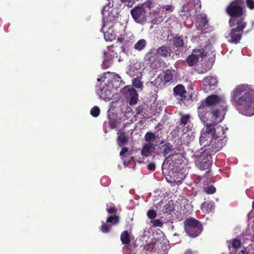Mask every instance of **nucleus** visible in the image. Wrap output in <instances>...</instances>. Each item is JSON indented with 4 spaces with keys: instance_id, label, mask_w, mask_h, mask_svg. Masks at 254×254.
<instances>
[{
    "instance_id": "15",
    "label": "nucleus",
    "mask_w": 254,
    "mask_h": 254,
    "mask_svg": "<svg viewBox=\"0 0 254 254\" xmlns=\"http://www.w3.org/2000/svg\"><path fill=\"white\" fill-rule=\"evenodd\" d=\"M242 33L232 28L230 32L226 34L225 38L231 43L237 44L241 39Z\"/></svg>"
},
{
    "instance_id": "38",
    "label": "nucleus",
    "mask_w": 254,
    "mask_h": 254,
    "mask_svg": "<svg viewBox=\"0 0 254 254\" xmlns=\"http://www.w3.org/2000/svg\"><path fill=\"white\" fill-rule=\"evenodd\" d=\"M173 7L171 4H168L166 5H160V8L159 9L162 10V11H164V10H165L166 11H173Z\"/></svg>"
},
{
    "instance_id": "34",
    "label": "nucleus",
    "mask_w": 254,
    "mask_h": 254,
    "mask_svg": "<svg viewBox=\"0 0 254 254\" xmlns=\"http://www.w3.org/2000/svg\"><path fill=\"white\" fill-rule=\"evenodd\" d=\"M100 112V109L97 106H94L90 110L91 115L94 117H98L99 115Z\"/></svg>"
},
{
    "instance_id": "8",
    "label": "nucleus",
    "mask_w": 254,
    "mask_h": 254,
    "mask_svg": "<svg viewBox=\"0 0 254 254\" xmlns=\"http://www.w3.org/2000/svg\"><path fill=\"white\" fill-rule=\"evenodd\" d=\"M180 123L179 126L180 127L183 128V131L184 132L183 134L184 137H189L188 140L190 141L193 139L191 132L187 133L191 130L193 125L191 123L190 119V116L189 114H183L181 113H180Z\"/></svg>"
},
{
    "instance_id": "20",
    "label": "nucleus",
    "mask_w": 254,
    "mask_h": 254,
    "mask_svg": "<svg viewBox=\"0 0 254 254\" xmlns=\"http://www.w3.org/2000/svg\"><path fill=\"white\" fill-rule=\"evenodd\" d=\"M187 42V37L183 36H176L174 37L173 45L176 47H182Z\"/></svg>"
},
{
    "instance_id": "27",
    "label": "nucleus",
    "mask_w": 254,
    "mask_h": 254,
    "mask_svg": "<svg viewBox=\"0 0 254 254\" xmlns=\"http://www.w3.org/2000/svg\"><path fill=\"white\" fill-rule=\"evenodd\" d=\"M118 143L119 145L122 146L127 141V137L122 132H118Z\"/></svg>"
},
{
    "instance_id": "55",
    "label": "nucleus",
    "mask_w": 254,
    "mask_h": 254,
    "mask_svg": "<svg viewBox=\"0 0 254 254\" xmlns=\"http://www.w3.org/2000/svg\"><path fill=\"white\" fill-rule=\"evenodd\" d=\"M253 207L254 208V201L253 202Z\"/></svg>"
},
{
    "instance_id": "24",
    "label": "nucleus",
    "mask_w": 254,
    "mask_h": 254,
    "mask_svg": "<svg viewBox=\"0 0 254 254\" xmlns=\"http://www.w3.org/2000/svg\"><path fill=\"white\" fill-rule=\"evenodd\" d=\"M241 245V242L239 239H235L229 242L228 247L231 251V253H234V252L231 249L233 248L234 250L238 249Z\"/></svg>"
},
{
    "instance_id": "7",
    "label": "nucleus",
    "mask_w": 254,
    "mask_h": 254,
    "mask_svg": "<svg viewBox=\"0 0 254 254\" xmlns=\"http://www.w3.org/2000/svg\"><path fill=\"white\" fill-rule=\"evenodd\" d=\"M185 230L189 236L196 237L201 232L202 228L197 220L189 218L185 221Z\"/></svg>"
},
{
    "instance_id": "19",
    "label": "nucleus",
    "mask_w": 254,
    "mask_h": 254,
    "mask_svg": "<svg viewBox=\"0 0 254 254\" xmlns=\"http://www.w3.org/2000/svg\"><path fill=\"white\" fill-rule=\"evenodd\" d=\"M161 150L162 153L164 154V157H166L167 155H169V157L166 158L165 160L168 159V160L170 161L169 158L170 157L171 153L173 150V146L170 143H166L162 146Z\"/></svg>"
},
{
    "instance_id": "22",
    "label": "nucleus",
    "mask_w": 254,
    "mask_h": 254,
    "mask_svg": "<svg viewBox=\"0 0 254 254\" xmlns=\"http://www.w3.org/2000/svg\"><path fill=\"white\" fill-rule=\"evenodd\" d=\"M157 52L163 57H168L171 56V49L166 46H163L159 48Z\"/></svg>"
},
{
    "instance_id": "3",
    "label": "nucleus",
    "mask_w": 254,
    "mask_h": 254,
    "mask_svg": "<svg viewBox=\"0 0 254 254\" xmlns=\"http://www.w3.org/2000/svg\"><path fill=\"white\" fill-rule=\"evenodd\" d=\"M244 5L243 1L236 0L227 8V13L232 16L229 20L230 27H233L234 29L241 33L247 25V22L242 17L244 13Z\"/></svg>"
},
{
    "instance_id": "43",
    "label": "nucleus",
    "mask_w": 254,
    "mask_h": 254,
    "mask_svg": "<svg viewBox=\"0 0 254 254\" xmlns=\"http://www.w3.org/2000/svg\"><path fill=\"white\" fill-rule=\"evenodd\" d=\"M147 168L149 170L154 171L155 169V165L154 163H150L148 164Z\"/></svg>"
},
{
    "instance_id": "37",
    "label": "nucleus",
    "mask_w": 254,
    "mask_h": 254,
    "mask_svg": "<svg viewBox=\"0 0 254 254\" xmlns=\"http://www.w3.org/2000/svg\"><path fill=\"white\" fill-rule=\"evenodd\" d=\"M111 228L110 225L103 223L101 227V230L103 233H107L110 231Z\"/></svg>"
},
{
    "instance_id": "23",
    "label": "nucleus",
    "mask_w": 254,
    "mask_h": 254,
    "mask_svg": "<svg viewBox=\"0 0 254 254\" xmlns=\"http://www.w3.org/2000/svg\"><path fill=\"white\" fill-rule=\"evenodd\" d=\"M201 208L204 213H209L214 209L213 203L212 202H204L202 203Z\"/></svg>"
},
{
    "instance_id": "57",
    "label": "nucleus",
    "mask_w": 254,
    "mask_h": 254,
    "mask_svg": "<svg viewBox=\"0 0 254 254\" xmlns=\"http://www.w3.org/2000/svg\"><path fill=\"white\" fill-rule=\"evenodd\" d=\"M187 14H188V12L186 14L184 13V15H187Z\"/></svg>"
},
{
    "instance_id": "2",
    "label": "nucleus",
    "mask_w": 254,
    "mask_h": 254,
    "mask_svg": "<svg viewBox=\"0 0 254 254\" xmlns=\"http://www.w3.org/2000/svg\"><path fill=\"white\" fill-rule=\"evenodd\" d=\"M231 100L242 114L247 116L254 115L253 96L248 85L238 86L231 93Z\"/></svg>"
},
{
    "instance_id": "17",
    "label": "nucleus",
    "mask_w": 254,
    "mask_h": 254,
    "mask_svg": "<svg viewBox=\"0 0 254 254\" xmlns=\"http://www.w3.org/2000/svg\"><path fill=\"white\" fill-rule=\"evenodd\" d=\"M104 54L105 58L101 65L103 68L106 69L112 64L113 57L108 51H105Z\"/></svg>"
},
{
    "instance_id": "14",
    "label": "nucleus",
    "mask_w": 254,
    "mask_h": 254,
    "mask_svg": "<svg viewBox=\"0 0 254 254\" xmlns=\"http://www.w3.org/2000/svg\"><path fill=\"white\" fill-rule=\"evenodd\" d=\"M202 83L204 91L208 92L215 89L217 86L218 81L216 77L210 76L204 78Z\"/></svg>"
},
{
    "instance_id": "39",
    "label": "nucleus",
    "mask_w": 254,
    "mask_h": 254,
    "mask_svg": "<svg viewBox=\"0 0 254 254\" xmlns=\"http://www.w3.org/2000/svg\"><path fill=\"white\" fill-rule=\"evenodd\" d=\"M152 4L153 1L152 0H147L140 6H143L144 9H145L146 7H147L148 8H151L152 7Z\"/></svg>"
},
{
    "instance_id": "5",
    "label": "nucleus",
    "mask_w": 254,
    "mask_h": 254,
    "mask_svg": "<svg viewBox=\"0 0 254 254\" xmlns=\"http://www.w3.org/2000/svg\"><path fill=\"white\" fill-rule=\"evenodd\" d=\"M162 170L163 174L166 177H170L171 181L179 184L181 183L185 176L182 173L178 171V168L174 166V163L173 161L170 162V161L166 159L164 161ZM167 179V178H166Z\"/></svg>"
},
{
    "instance_id": "45",
    "label": "nucleus",
    "mask_w": 254,
    "mask_h": 254,
    "mask_svg": "<svg viewBox=\"0 0 254 254\" xmlns=\"http://www.w3.org/2000/svg\"><path fill=\"white\" fill-rule=\"evenodd\" d=\"M127 151V149L126 147H124L122 149L120 152V155H123L125 153H126Z\"/></svg>"
},
{
    "instance_id": "41",
    "label": "nucleus",
    "mask_w": 254,
    "mask_h": 254,
    "mask_svg": "<svg viewBox=\"0 0 254 254\" xmlns=\"http://www.w3.org/2000/svg\"><path fill=\"white\" fill-rule=\"evenodd\" d=\"M150 222L153 223L154 226L161 227L162 226V223L159 220L152 219Z\"/></svg>"
},
{
    "instance_id": "48",
    "label": "nucleus",
    "mask_w": 254,
    "mask_h": 254,
    "mask_svg": "<svg viewBox=\"0 0 254 254\" xmlns=\"http://www.w3.org/2000/svg\"><path fill=\"white\" fill-rule=\"evenodd\" d=\"M189 9V8H188L187 6H186V5H184L182 7V12H187V11Z\"/></svg>"
},
{
    "instance_id": "21",
    "label": "nucleus",
    "mask_w": 254,
    "mask_h": 254,
    "mask_svg": "<svg viewBox=\"0 0 254 254\" xmlns=\"http://www.w3.org/2000/svg\"><path fill=\"white\" fill-rule=\"evenodd\" d=\"M174 94L180 96L182 98H186V91L184 87L181 84L177 85L174 88Z\"/></svg>"
},
{
    "instance_id": "32",
    "label": "nucleus",
    "mask_w": 254,
    "mask_h": 254,
    "mask_svg": "<svg viewBox=\"0 0 254 254\" xmlns=\"http://www.w3.org/2000/svg\"><path fill=\"white\" fill-rule=\"evenodd\" d=\"M106 221L107 223H111L113 225H115L119 222V217L117 215H112L107 218Z\"/></svg>"
},
{
    "instance_id": "40",
    "label": "nucleus",
    "mask_w": 254,
    "mask_h": 254,
    "mask_svg": "<svg viewBox=\"0 0 254 254\" xmlns=\"http://www.w3.org/2000/svg\"><path fill=\"white\" fill-rule=\"evenodd\" d=\"M147 216L150 219H151V220H152L153 218H154L155 217H156V216L157 215V213L155 210L151 209V210H149L147 211Z\"/></svg>"
},
{
    "instance_id": "50",
    "label": "nucleus",
    "mask_w": 254,
    "mask_h": 254,
    "mask_svg": "<svg viewBox=\"0 0 254 254\" xmlns=\"http://www.w3.org/2000/svg\"><path fill=\"white\" fill-rule=\"evenodd\" d=\"M131 0H121L122 3H125L126 2L129 3Z\"/></svg>"
},
{
    "instance_id": "1",
    "label": "nucleus",
    "mask_w": 254,
    "mask_h": 254,
    "mask_svg": "<svg viewBox=\"0 0 254 254\" xmlns=\"http://www.w3.org/2000/svg\"><path fill=\"white\" fill-rule=\"evenodd\" d=\"M225 130L222 127L215 128L207 125L201 130L199 143L203 148L196 155L195 164L201 170L208 169L212 163L211 154L219 151L225 144Z\"/></svg>"
},
{
    "instance_id": "51",
    "label": "nucleus",
    "mask_w": 254,
    "mask_h": 254,
    "mask_svg": "<svg viewBox=\"0 0 254 254\" xmlns=\"http://www.w3.org/2000/svg\"><path fill=\"white\" fill-rule=\"evenodd\" d=\"M210 68H211V66H209V67H208L207 68L205 69L204 70V71H201V72H205V71H206L207 70H209Z\"/></svg>"
},
{
    "instance_id": "46",
    "label": "nucleus",
    "mask_w": 254,
    "mask_h": 254,
    "mask_svg": "<svg viewBox=\"0 0 254 254\" xmlns=\"http://www.w3.org/2000/svg\"><path fill=\"white\" fill-rule=\"evenodd\" d=\"M196 5H197L196 9L199 8L200 7V0H193Z\"/></svg>"
},
{
    "instance_id": "35",
    "label": "nucleus",
    "mask_w": 254,
    "mask_h": 254,
    "mask_svg": "<svg viewBox=\"0 0 254 254\" xmlns=\"http://www.w3.org/2000/svg\"><path fill=\"white\" fill-rule=\"evenodd\" d=\"M204 190L207 194H213L216 191V189L212 186H209L204 188Z\"/></svg>"
},
{
    "instance_id": "16",
    "label": "nucleus",
    "mask_w": 254,
    "mask_h": 254,
    "mask_svg": "<svg viewBox=\"0 0 254 254\" xmlns=\"http://www.w3.org/2000/svg\"><path fill=\"white\" fill-rule=\"evenodd\" d=\"M157 145V144L146 143L142 149L141 155L146 157L151 155L155 150V146Z\"/></svg>"
},
{
    "instance_id": "44",
    "label": "nucleus",
    "mask_w": 254,
    "mask_h": 254,
    "mask_svg": "<svg viewBox=\"0 0 254 254\" xmlns=\"http://www.w3.org/2000/svg\"><path fill=\"white\" fill-rule=\"evenodd\" d=\"M107 211L110 213H113L116 212V209L114 207H111L109 208H107Z\"/></svg>"
},
{
    "instance_id": "13",
    "label": "nucleus",
    "mask_w": 254,
    "mask_h": 254,
    "mask_svg": "<svg viewBox=\"0 0 254 254\" xmlns=\"http://www.w3.org/2000/svg\"><path fill=\"white\" fill-rule=\"evenodd\" d=\"M210 109L216 105L223 106L225 103V99L224 96L212 95L209 96L205 100H202Z\"/></svg>"
},
{
    "instance_id": "42",
    "label": "nucleus",
    "mask_w": 254,
    "mask_h": 254,
    "mask_svg": "<svg viewBox=\"0 0 254 254\" xmlns=\"http://www.w3.org/2000/svg\"><path fill=\"white\" fill-rule=\"evenodd\" d=\"M247 3L248 6L250 9L254 8V1L253 0H247Z\"/></svg>"
},
{
    "instance_id": "30",
    "label": "nucleus",
    "mask_w": 254,
    "mask_h": 254,
    "mask_svg": "<svg viewBox=\"0 0 254 254\" xmlns=\"http://www.w3.org/2000/svg\"><path fill=\"white\" fill-rule=\"evenodd\" d=\"M121 240L123 244L126 245L129 243L130 240L129 234L127 231H125L122 233L121 236Z\"/></svg>"
},
{
    "instance_id": "26",
    "label": "nucleus",
    "mask_w": 254,
    "mask_h": 254,
    "mask_svg": "<svg viewBox=\"0 0 254 254\" xmlns=\"http://www.w3.org/2000/svg\"><path fill=\"white\" fill-rule=\"evenodd\" d=\"M147 44L146 41L144 39L139 40L134 45V48L138 51L144 49Z\"/></svg>"
},
{
    "instance_id": "52",
    "label": "nucleus",
    "mask_w": 254,
    "mask_h": 254,
    "mask_svg": "<svg viewBox=\"0 0 254 254\" xmlns=\"http://www.w3.org/2000/svg\"><path fill=\"white\" fill-rule=\"evenodd\" d=\"M118 41L120 42H122V38H118Z\"/></svg>"
},
{
    "instance_id": "49",
    "label": "nucleus",
    "mask_w": 254,
    "mask_h": 254,
    "mask_svg": "<svg viewBox=\"0 0 254 254\" xmlns=\"http://www.w3.org/2000/svg\"><path fill=\"white\" fill-rule=\"evenodd\" d=\"M114 78L119 81L120 79H121V77L118 75H114Z\"/></svg>"
},
{
    "instance_id": "11",
    "label": "nucleus",
    "mask_w": 254,
    "mask_h": 254,
    "mask_svg": "<svg viewBox=\"0 0 254 254\" xmlns=\"http://www.w3.org/2000/svg\"><path fill=\"white\" fill-rule=\"evenodd\" d=\"M206 53L203 50H193L190 55L187 59L189 66H193L199 61H202L206 57Z\"/></svg>"
},
{
    "instance_id": "25",
    "label": "nucleus",
    "mask_w": 254,
    "mask_h": 254,
    "mask_svg": "<svg viewBox=\"0 0 254 254\" xmlns=\"http://www.w3.org/2000/svg\"><path fill=\"white\" fill-rule=\"evenodd\" d=\"M128 93L131 96L129 103L130 105H134L137 102L138 95L134 89L130 88L128 89Z\"/></svg>"
},
{
    "instance_id": "10",
    "label": "nucleus",
    "mask_w": 254,
    "mask_h": 254,
    "mask_svg": "<svg viewBox=\"0 0 254 254\" xmlns=\"http://www.w3.org/2000/svg\"><path fill=\"white\" fill-rule=\"evenodd\" d=\"M130 13L134 21L138 23L143 24L146 21V10L143 6H135L130 11Z\"/></svg>"
},
{
    "instance_id": "47",
    "label": "nucleus",
    "mask_w": 254,
    "mask_h": 254,
    "mask_svg": "<svg viewBox=\"0 0 254 254\" xmlns=\"http://www.w3.org/2000/svg\"><path fill=\"white\" fill-rule=\"evenodd\" d=\"M142 108L139 107L136 109V114H139L141 113L142 111Z\"/></svg>"
},
{
    "instance_id": "33",
    "label": "nucleus",
    "mask_w": 254,
    "mask_h": 254,
    "mask_svg": "<svg viewBox=\"0 0 254 254\" xmlns=\"http://www.w3.org/2000/svg\"><path fill=\"white\" fill-rule=\"evenodd\" d=\"M140 77H136L134 78L132 80L133 85L138 88H142V82L140 81L139 79Z\"/></svg>"
},
{
    "instance_id": "4",
    "label": "nucleus",
    "mask_w": 254,
    "mask_h": 254,
    "mask_svg": "<svg viewBox=\"0 0 254 254\" xmlns=\"http://www.w3.org/2000/svg\"><path fill=\"white\" fill-rule=\"evenodd\" d=\"M210 110L211 109L207 106L205 103L202 101L197 108L198 115L202 122L206 123L204 127L209 125L216 128L218 126L215 127V125L224 120L225 111L223 109H221L215 110L210 112Z\"/></svg>"
},
{
    "instance_id": "28",
    "label": "nucleus",
    "mask_w": 254,
    "mask_h": 254,
    "mask_svg": "<svg viewBox=\"0 0 254 254\" xmlns=\"http://www.w3.org/2000/svg\"><path fill=\"white\" fill-rule=\"evenodd\" d=\"M144 138L147 143L154 144L153 142L156 140V137L154 133L148 132L145 135Z\"/></svg>"
},
{
    "instance_id": "58",
    "label": "nucleus",
    "mask_w": 254,
    "mask_h": 254,
    "mask_svg": "<svg viewBox=\"0 0 254 254\" xmlns=\"http://www.w3.org/2000/svg\"><path fill=\"white\" fill-rule=\"evenodd\" d=\"M241 252H242V253H243V254H244V252H243V251H242Z\"/></svg>"
},
{
    "instance_id": "31",
    "label": "nucleus",
    "mask_w": 254,
    "mask_h": 254,
    "mask_svg": "<svg viewBox=\"0 0 254 254\" xmlns=\"http://www.w3.org/2000/svg\"><path fill=\"white\" fill-rule=\"evenodd\" d=\"M173 75L171 70H167L163 76L164 83H167L171 81L173 79Z\"/></svg>"
},
{
    "instance_id": "53",
    "label": "nucleus",
    "mask_w": 254,
    "mask_h": 254,
    "mask_svg": "<svg viewBox=\"0 0 254 254\" xmlns=\"http://www.w3.org/2000/svg\"><path fill=\"white\" fill-rule=\"evenodd\" d=\"M161 254H167V252L165 250H163V253Z\"/></svg>"
},
{
    "instance_id": "29",
    "label": "nucleus",
    "mask_w": 254,
    "mask_h": 254,
    "mask_svg": "<svg viewBox=\"0 0 254 254\" xmlns=\"http://www.w3.org/2000/svg\"><path fill=\"white\" fill-rule=\"evenodd\" d=\"M151 84H153L158 88H161L165 84V83H164L162 77L158 76L153 82H151Z\"/></svg>"
},
{
    "instance_id": "54",
    "label": "nucleus",
    "mask_w": 254,
    "mask_h": 254,
    "mask_svg": "<svg viewBox=\"0 0 254 254\" xmlns=\"http://www.w3.org/2000/svg\"><path fill=\"white\" fill-rule=\"evenodd\" d=\"M191 252L190 251H188L186 252V254H190Z\"/></svg>"
},
{
    "instance_id": "12",
    "label": "nucleus",
    "mask_w": 254,
    "mask_h": 254,
    "mask_svg": "<svg viewBox=\"0 0 254 254\" xmlns=\"http://www.w3.org/2000/svg\"><path fill=\"white\" fill-rule=\"evenodd\" d=\"M143 68L140 63L135 62L130 63L127 68V73L130 76L141 77L143 73Z\"/></svg>"
},
{
    "instance_id": "36",
    "label": "nucleus",
    "mask_w": 254,
    "mask_h": 254,
    "mask_svg": "<svg viewBox=\"0 0 254 254\" xmlns=\"http://www.w3.org/2000/svg\"><path fill=\"white\" fill-rule=\"evenodd\" d=\"M110 8V6L109 5L106 4L105 6H104L102 10V14L103 15V17L108 19V17H106V16H109Z\"/></svg>"
},
{
    "instance_id": "6",
    "label": "nucleus",
    "mask_w": 254,
    "mask_h": 254,
    "mask_svg": "<svg viewBox=\"0 0 254 254\" xmlns=\"http://www.w3.org/2000/svg\"><path fill=\"white\" fill-rule=\"evenodd\" d=\"M109 74V72L104 73V75L97 79L98 82L101 81L100 85H97L96 93L100 98L104 100H110L113 96V86L109 83V79H107L105 76Z\"/></svg>"
},
{
    "instance_id": "18",
    "label": "nucleus",
    "mask_w": 254,
    "mask_h": 254,
    "mask_svg": "<svg viewBox=\"0 0 254 254\" xmlns=\"http://www.w3.org/2000/svg\"><path fill=\"white\" fill-rule=\"evenodd\" d=\"M207 23V20L205 14L198 16L196 22V27L198 30H203L205 29Z\"/></svg>"
},
{
    "instance_id": "9",
    "label": "nucleus",
    "mask_w": 254,
    "mask_h": 254,
    "mask_svg": "<svg viewBox=\"0 0 254 254\" xmlns=\"http://www.w3.org/2000/svg\"><path fill=\"white\" fill-rule=\"evenodd\" d=\"M114 25L112 21H109L107 18L103 17V26L101 31L104 33L106 41H112L116 39L117 35L113 29Z\"/></svg>"
},
{
    "instance_id": "56",
    "label": "nucleus",
    "mask_w": 254,
    "mask_h": 254,
    "mask_svg": "<svg viewBox=\"0 0 254 254\" xmlns=\"http://www.w3.org/2000/svg\"><path fill=\"white\" fill-rule=\"evenodd\" d=\"M164 143V141H161V144H162V143Z\"/></svg>"
}]
</instances>
